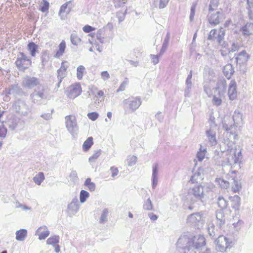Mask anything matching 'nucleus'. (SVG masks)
I'll return each mask as SVG.
<instances>
[{"instance_id":"nucleus-12","label":"nucleus","mask_w":253,"mask_h":253,"mask_svg":"<svg viewBox=\"0 0 253 253\" xmlns=\"http://www.w3.org/2000/svg\"><path fill=\"white\" fill-rule=\"evenodd\" d=\"M73 6L72 1L70 0L63 4L60 7L59 15L62 20L66 19L67 15L71 12Z\"/></svg>"},{"instance_id":"nucleus-33","label":"nucleus","mask_w":253,"mask_h":253,"mask_svg":"<svg viewBox=\"0 0 253 253\" xmlns=\"http://www.w3.org/2000/svg\"><path fill=\"white\" fill-rule=\"evenodd\" d=\"M16 239L19 241H23L27 236V231L26 229H22L17 230L16 232Z\"/></svg>"},{"instance_id":"nucleus-9","label":"nucleus","mask_w":253,"mask_h":253,"mask_svg":"<svg viewBox=\"0 0 253 253\" xmlns=\"http://www.w3.org/2000/svg\"><path fill=\"white\" fill-rule=\"evenodd\" d=\"M216 242V250L218 252H226L231 247V242H229L228 238L223 236H218Z\"/></svg>"},{"instance_id":"nucleus-6","label":"nucleus","mask_w":253,"mask_h":253,"mask_svg":"<svg viewBox=\"0 0 253 253\" xmlns=\"http://www.w3.org/2000/svg\"><path fill=\"white\" fill-rule=\"evenodd\" d=\"M12 108L16 113L23 117L28 116L31 111L29 106L25 101L21 99H18L14 101L12 105Z\"/></svg>"},{"instance_id":"nucleus-4","label":"nucleus","mask_w":253,"mask_h":253,"mask_svg":"<svg viewBox=\"0 0 253 253\" xmlns=\"http://www.w3.org/2000/svg\"><path fill=\"white\" fill-rule=\"evenodd\" d=\"M205 216L203 212L193 213L187 218V223L196 228L203 227L205 222Z\"/></svg>"},{"instance_id":"nucleus-56","label":"nucleus","mask_w":253,"mask_h":253,"mask_svg":"<svg viewBox=\"0 0 253 253\" xmlns=\"http://www.w3.org/2000/svg\"><path fill=\"white\" fill-rule=\"evenodd\" d=\"M53 111L54 110L52 109L50 113H43L41 115V117L46 121L52 119V114Z\"/></svg>"},{"instance_id":"nucleus-34","label":"nucleus","mask_w":253,"mask_h":253,"mask_svg":"<svg viewBox=\"0 0 253 253\" xmlns=\"http://www.w3.org/2000/svg\"><path fill=\"white\" fill-rule=\"evenodd\" d=\"M39 46L34 42H29L27 46V49L30 51L32 56L35 57L37 52Z\"/></svg>"},{"instance_id":"nucleus-48","label":"nucleus","mask_w":253,"mask_h":253,"mask_svg":"<svg viewBox=\"0 0 253 253\" xmlns=\"http://www.w3.org/2000/svg\"><path fill=\"white\" fill-rule=\"evenodd\" d=\"M206 152V149H202V145H201L200 150L197 154V158L199 161H202L205 158Z\"/></svg>"},{"instance_id":"nucleus-54","label":"nucleus","mask_w":253,"mask_h":253,"mask_svg":"<svg viewBox=\"0 0 253 253\" xmlns=\"http://www.w3.org/2000/svg\"><path fill=\"white\" fill-rule=\"evenodd\" d=\"M150 56L151 58L152 62L153 63V64L154 65H156L157 64H158L159 63V57H160L161 56H160V53H159V54H158V55L151 54L150 55Z\"/></svg>"},{"instance_id":"nucleus-32","label":"nucleus","mask_w":253,"mask_h":253,"mask_svg":"<svg viewBox=\"0 0 253 253\" xmlns=\"http://www.w3.org/2000/svg\"><path fill=\"white\" fill-rule=\"evenodd\" d=\"M231 46L228 48V51L230 52H234L238 51L241 47V43L237 41H233L230 42Z\"/></svg>"},{"instance_id":"nucleus-3","label":"nucleus","mask_w":253,"mask_h":253,"mask_svg":"<svg viewBox=\"0 0 253 253\" xmlns=\"http://www.w3.org/2000/svg\"><path fill=\"white\" fill-rule=\"evenodd\" d=\"M204 187L198 184L190 188L188 191L187 200L191 204H194L199 203H203L204 199Z\"/></svg>"},{"instance_id":"nucleus-8","label":"nucleus","mask_w":253,"mask_h":253,"mask_svg":"<svg viewBox=\"0 0 253 253\" xmlns=\"http://www.w3.org/2000/svg\"><path fill=\"white\" fill-rule=\"evenodd\" d=\"M31 60L28 58L23 52H20L18 55L15 64L20 70H24L28 68L31 65Z\"/></svg>"},{"instance_id":"nucleus-64","label":"nucleus","mask_w":253,"mask_h":253,"mask_svg":"<svg viewBox=\"0 0 253 253\" xmlns=\"http://www.w3.org/2000/svg\"><path fill=\"white\" fill-rule=\"evenodd\" d=\"M101 78L104 81L109 79L110 77L109 74L106 71H103L101 73Z\"/></svg>"},{"instance_id":"nucleus-25","label":"nucleus","mask_w":253,"mask_h":253,"mask_svg":"<svg viewBox=\"0 0 253 253\" xmlns=\"http://www.w3.org/2000/svg\"><path fill=\"white\" fill-rule=\"evenodd\" d=\"M231 207L235 211H238L240 207V197L238 195H235L230 197Z\"/></svg>"},{"instance_id":"nucleus-35","label":"nucleus","mask_w":253,"mask_h":253,"mask_svg":"<svg viewBox=\"0 0 253 253\" xmlns=\"http://www.w3.org/2000/svg\"><path fill=\"white\" fill-rule=\"evenodd\" d=\"M93 138L92 137H89L84 142L83 145V149L84 152L87 151L93 145Z\"/></svg>"},{"instance_id":"nucleus-50","label":"nucleus","mask_w":253,"mask_h":253,"mask_svg":"<svg viewBox=\"0 0 253 253\" xmlns=\"http://www.w3.org/2000/svg\"><path fill=\"white\" fill-rule=\"evenodd\" d=\"M101 154V150H97L94 152L93 155L89 158L90 163L94 162Z\"/></svg>"},{"instance_id":"nucleus-44","label":"nucleus","mask_w":253,"mask_h":253,"mask_svg":"<svg viewBox=\"0 0 253 253\" xmlns=\"http://www.w3.org/2000/svg\"><path fill=\"white\" fill-rule=\"evenodd\" d=\"M143 209L147 211H152L153 210L152 202L150 198L144 202L143 204Z\"/></svg>"},{"instance_id":"nucleus-20","label":"nucleus","mask_w":253,"mask_h":253,"mask_svg":"<svg viewBox=\"0 0 253 253\" xmlns=\"http://www.w3.org/2000/svg\"><path fill=\"white\" fill-rule=\"evenodd\" d=\"M5 92L6 94L15 96L20 95L22 92V89L18 85L13 84L5 88Z\"/></svg>"},{"instance_id":"nucleus-1","label":"nucleus","mask_w":253,"mask_h":253,"mask_svg":"<svg viewBox=\"0 0 253 253\" xmlns=\"http://www.w3.org/2000/svg\"><path fill=\"white\" fill-rule=\"evenodd\" d=\"M242 114L239 110H235L233 115V125H229L225 119L222 122V127L225 130L224 133V138L220 144V149L221 152H226L227 164L231 167L239 164L242 159V151L235 147L236 140L238 139L236 128L238 126L242 124Z\"/></svg>"},{"instance_id":"nucleus-61","label":"nucleus","mask_w":253,"mask_h":253,"mask_svg":"<svg viewBox=\"0 0 253 253\" xmlns=\"http://www.w3.org/2000/svg\"><path fill=\"white\" fill-rule=\"evenodd\" d=\"M9 126L11 129H14L17 126V122L16 119H13L12 121L9 122Z\"/></svg>"},{"instance_id":"nucleus-27","label":"nucleus","mask_w":253,"mask_h":253,"mask_svg":"<svg viewBox=\"0 0 253 253\" xmlns=\"http://www.w3.org/2000/svg\"><path fill=\"white\" fill-rule=\"evenodd\" d=\"M224 36L225 31L222 28H221L219 29L218 35L217 36V37L216 38L217 42L218 43L219 45H220L223 48H226L227 44L224 41Z\"/></svg>"},{"instance_id":"nucleus-23","label":"nucleus","mask_w":253,"mask_h":253,"mask_svg":"<svg viewBox=\"0 0 253 253\" xmlns=\"http://www.w3.org/2000/svg\"><path fill=\"white\" fill-rule=\"evenodd\" d=\"M216 218L217 220L216 226L218 227L219 228H221L225 223V217L223 211L221 210L217 211Z\"/></svg>"},{"instance_id":"nucleus-40","label":"nucleus","mask_w":253,"mask_h":253,"mask_svg":"<svg viewBox=\"0 0 253 253\" xmlns=\"http://www.w3.org/2000/svg\"><path fill=\"white\" fill-rule=\"evenodd\" d=\"M108 214V210L107 209H104L101 213L99 222L103 223L107 221V216Z\"/></svg>"},{"instance_id":"nucleus-31","label":"nucleus","mask_w":253,"mask_h":253,"mask_svg":"<svg viewBox=\"0 0 253 253\" xmlns=\"http://www.w3.org/2000/svg\"><path fill=\"white\" fill-rule=\"evenodd\" d=\"M58 50L56 52L54 57L59 58L62 57L65 52L66 48V42L62 41L58 45Z\"/></svg>"},{"instance_id":"nucleus-58","label":"nucleus","mask_w":253,"mask_h":253,"mask_svg":"<svg viewBox=\"0 0 253 253\" xmlns=\"http://www.w3.org/2000/svg\"><path fill=\"white\" fill-rule=\"evenodd\" d=\"M126 11L127 9H126L125 12L119 11L117 12V17L118 18L119 22L120 23L122 22L125 19Z\"/></svg>"},{"instance_id":"nucleus-41","label":"nucleus","mask_w":253,"mask_h":253,"mask_svg":"<svg viewBox=\"0 0 253 253\" xmlns=\"http://www.w3.org/2000/svg\"><path fill=\"white\" fill-rule=\"evenodd\" d=\"M70 40L72 43L75 45H77L81 41V39L76 33H72L71 35Z\"/></svg>"},{"instance_id":"nucleus-18","label":"nucleus","mask_w":253,"mask_h":253,"mask_svg":"<svg viewBox=\"0 0 253 253\" xmlns=\"http://www.w3.org/2000/svg\"><path fill=\"white\" fill-rule=\"evenodd\" d=\"M228 94L231 100H234L237 97V84L235 80H231L229 84Z\"/></svg>"},{"instance_id":"nucleus-7","label":"nucleus","mask_w":253,"mask_h":253,"mask_svg":"<svg viewBox=\"0 0 253 253\" xmlns=\"http://www.w3.org/2000/svg\"><path fill=\"white\" fill-rule=\"evenodd\" d=\"M44 92L45 89L44 87L41 85H39L34 90L33 92L30 94V98L32 102L35 104H41L42 99L46 98V95Z\"/></svg>"},{"instance_id":"nucleus-19","label":"nucleus","mask_w":253,"mask_h":253,"mask_svg":"<svg viewBox=\"0 0 253 253\" xmlns=\"http://www.w3.org/2000/svg\"><path fill=\"white\" fill-rule=\"evenodd\" d=\"M159 165L154 164L152 166V188L155 189L158 182Z\"/></svg>"},{"instance_id":"nucleus-37","label":"nucleus","mask_w":253,"mask_h":253,"mask_svg":"<svg viewBox=\"0 0 253 253\" xmlns=\"http://www.w3.org/2000/svg\"><path fill=\"white\" fill-rule=\"evenodd\" d=\"M217 204L221 209L223 210L227 208L228 206V201L223 197L219 196L217 199Z\"/></svg>"},{"instance_id":"nucleus-29","label":"nucleus","mask_w":253,"mask_h":253,"mask_svg":"<svg viewBox=\"0 0 253 253\" xmlns=\"http://www.w3.org/2000/svg\"><path fill=\"white\" fill-rule=\"evenodd\" d=\"M224 76L227 79H230L234 72V68L231 64L226 65L223 70Z\"/></svg>"},{"instance_id":"nucleus-5","label":"nucleus","mask_w":253,"mask_h":253,"mask_svg":"<svg viewBox=\"0 0 253 253\" xmlns=\"http://www.w3.org/2000/svg\"><path fill=\"white\" fill-rule=\"evenodd\" d=\"M142 101L140 97L130 96L123 101L124 110H129L131 112H135L141 105Z\"/></svg>"},{"instance_id":"nucleus-45","label":"nucleus","mask_w":253,"mask_h":253,"mask_svg":"<svg viewBox=\"0 0 253 253\" xmlns=\"http://www.w3.org/2000/svg\"><path fill=\"white\" fill-rule=\"evenodd\" d=\"M137 161V157L134 156H129L127 159L126 160V164L129 166L131 167L134 166Z\"/></svg>"},{"instance_id":"nucleus-36","label":"nucleus","mask_w":253,"mask_h":253,"mask_svg":"<svg viewBox=\"0 0 253 253\" xmlns=\"http://www.w3.org/2000/svg\"><path fill=\"white\" fill-rule=\"evenodd\" d=\"M60 237L59 236L54 235L49 238L46 241V244L55 246L59 242Z\"/></svg>"},{"instance_id":"nucleus-49","label":"nucleus","mask_w":253,"mask_h":253,"mask_svg":"<svg viewBox=\"0 0 253 253\" xmlns=\"http://www.w3.org/2000/svg\"><path fill=\"white\" fill-rule=\"evenodd\" d=\"M218 4V0H211L209 5V11L213 12L214 10L217 7Z\"/></svg>"},{"instance_id":"nucleus-15","label":"nucleus","mask_w":253,"mask_h":253,"mask_svg":"<svg viewBox=\"0 0 253 253\" xmlns=\"http://www.w3.org/2000/svg\"><path fill=\"white\" fill-rule=\"evenodd\" d=\"M80 204L78 199L74 198L72 202L68 205V213L70 216L75 215L79 211Z\"/></svg>"},{"instance_id":"nucleus-30","label":"nucleus","mask_w":253,"mask_h":253,"mask_svg":"<svg viewBox=\"0 0 253 253\" xmlns=\"http://www.w3.org/2000/svg\"><path fill=\"white\" fill-rule=\"evenodd\" d=\"M208 231L209 236L211 238H215L219 236L218 234V231L215 229L214 225L212 223H210L208 225Z\"/></svg>"},{"instance_id":"nucleus-21","label":"nucleus","mask_w":253,"mask_h":253,"mask_svg":"<svg viewBox=\"0 0 253 253\" xmlns=\"http://www.w3.org/2000/svg\"><path fill=\"white\" fill-rule=\"evenodd\" d=\"M192 71H191L189 74L188 75L186 80V88L184 91V95L186 97H189L190 96V91L192 88Z\"/></svg>"},{"instance_id":"nucleus-10","label":"nucleus","mask_w":253,"mask_h":253,"mask_svg":"<svg viewBox=\"0 0 253 253\" xmlns=\"http://www.w3.org/2000/svg\"><path fill=\"white\" fill-rule=\"evenodd\" d=\"M66 127L68 131L72 134L76 133L78 130L77 120L75 116L68 115L65 118Z\"/></svg>"},{"instance_id":"nucleus-13","label":"nucleus","mask_w":253,"mask_h":253,"mask_svg":"<svg viewBox=\"0 0 253 253\" xmlns=\"http://www.w3.org/2000/svg\"><path fill=\"white\" fill-rule=\"evenodd\" d=\"M40 84L39 80L34 77L27 76L22 80V85L26 88L31 89Z\"/></svg>"},{"instance_id":"nucleus-47","label":"nucleus","mask_w":253,"mask_h":253,"mask_svg":"<svg viewBox=\"0 0 253 253\" xmlns=\"http://www.w3.org/2000/svg\"><path fill=\"white\" fill-rule=\"evenodd\" d=\"M226 83L224 79L218 80L217 83L216 89L224 90L226 89Z\"/></svg>"},{"instance_id":"nucleus-26","label":"nucleus","mask_w":253,"mask_h":253,"mask_svg":"<svg viewBox=\"0 0 253 253\" xmlns=\"http://www.w3.org/2000/svg\"><path fill=\"white\" fill-rule=\"evenodd\" d=\"M203 179V171L200 169L191 176L190 180L192 183H199Z\"/></svg>"},{"instance_id":"nucleus-52","label":"nucleus","mask_w":253,"mask_h":253,"mask_svg":"<svg viewBox=\"0 0 253 253\" xmlns=\"http://www.w3.org/2000/svg\"><path fill=\"white\" fill-rule=\"evenodd\" d=\"M128 82V79L126 78L125 80L123 83L120 84L119 87L117 90V92H119L120 91H123L125 89V88Z\"/></svg>"},{"instance_id":"nucleus-57","label":"nucleus","mask_w":253,"mask_h":253,"mask_svg":"<svg viewBox=\"0 0 253 253\" xmlns=\"http://www.w3.org/2000/svg\"><path fill=\"white\" fill-rule=\"evenodd\" d=\"M98 116L99 114L95 112L88 113L87 114L88 118L93 121H95L98 118Z\"/></svg>"},{"instance_id":"nucleus-14","label":"nucleus","mask_w":253,"mask_h":253,"mask_svg":"<svg viewBox=\"0 0 253 253\" xmlns=\"http://www.w3.org/2000/svg\"><path fill=\"white\" fill-rule=\"evenodd\" d=\"M82 92L80 84H73L70 86L67 91V95L70 98L74 99L78 96Z\"/></svg>"},{"instance_id":"nucleus-51","label":"nucleus","mask_w":253,"mask_h":253,"mask_svg":"<svg viewBox=\"0 0 253 253\" xmlns=\"http://www.w3.org/2000/svg\"><path fill=\"white\" fill-rule=\"evenodd\" d=\"M217 181L221 186V187L223 188H227L229 187L230 182L226 180H224L222 179L219 178L217 180Z\"/></svg>"},{"instance_id":"nucleus-43","label":"nucleus","mask_w":253,"mask_h":253,"mask_svg":"<svg viewBox=\"0 0 253 253\" xmlns=\"http://www.w3.org/2000/svg\"><path fill=\"white\" fill-rule=\"evenodd\" d=\"M57 78L58 80V82L57 84V87H60V84L62 81V79L64 78L66 76V72L64 71H60V70H57Z\"/></svg>"},{"instance_id":"nucleus-60","label":"nucleus","mask_w":253,"mask_h":253,"mask_svg":"<svg viewBox=\"0 0 253 253\" xmlns=\"http://www.w3.org/2000/svg\"><path fill=\"white\" fill-rule=\"evenodd\" d=\"M169 43V42H163L162 48L160 51V56H162L163 54L166 52L168 47Z\"/></svg>"},{"instance_id":"nucleus-17","label":"nucleus","mask_w":253,"mask_h":253,"mask_svg":"<svg viewBox=\"0 0 253 253\" xmlns=\"http://www.w3.org/2000/svg\"><path fill=\"white\" fill-rule=\"evenodd\" d=\"M235 60L237 64L240 65L246 64L249 58V54L244 50L239 53L235 54Z\"/></svg>"},{"instance_id":"nucleus-55","label":"nucleus","mask_w":253,"mask_h":253,"mask_svg":"<svg viewBox=\"0 0 253 253\" xmlns=\"http://www.w3.org/2000/svg\"><path fill=\"white\" fill-rule=\"evenodd\" d=\"M49 8V2L46 0H43V3L42 5L40 6V10L42 12H44L48 10Z\"/></svg>"},{"instance_id":"nucleus-22","label":"nucleus","mask_w":253,"mask_h":253,"mask_svg":"<svg viewBox=\"0 0 253 253\" xmlns=\"http://www.w3.org/2000/svg\"><path fill=\"white\" fill-rule=\"evenodd\" d=\"M36 235H39V239L40 240L45 239L49 235V231L45 226L39 227L36 231Z\"/></svg>"},{"instance_id":"nucleus-62","label":"nucleus","mask_w":253,"mask_h":253,"mask_svg":"<svg viewBox=\"0 0 253 253\" xmlns=\"http://www.w3.org/2000/svg\"><path fill=\"white\" fill-rule=\"evenodd\" d=\"M216 34V30L215 29H212L210 31V32L209 34L208 39L210 41L213 40L215 38V36Z\"/></svg>"},{"instance_id":"nucleus-11","label":"nucleus","mask_w":253,"mask_h":253,"mask_svg":"<svg viewBox=\"0 0 253 253\" xmlns=\"http://www.w3.org/2000/svg\"><path fill=\"white\" fill-rule=\"evenodd\" d=\"M223 14L220 11H216L215 13L210 12L208 15V20L211 26H215L218 24L222 18Z\"/></svg>"},{"instance_id":"nucleus-59","label":"nucleus","mask_w":253,"mask_h":253,"mask_svg":"<svg viewBox=\"0 0 253 253\" xmlns=\"http://www.w3.org/2000/svg\"><path fill=\"white\" fill-rule=\"evenodd\" d=\"M196 7V4L193 3L190 9V14L189 17L190 21H192L193 20L195 12Z\"/></svg>"},{"instance_id":"nucleus-24","label":"nucleus","mask_w":253,"mask_h":253,"mask_svg":"<svg viewBox=\"0 0 253 253\" xmlns=\"http://www.w3.org/2000/svg\"><path fill=\"white\" fill-rule=\"evenodd\" d=\"M231 190L234 193L238 192L242 188L241 183L240 180L233 177L231 179Z\"/></svg>"},{"instance_id":"nucleus-28","label":"nucleus","mask_w":253,"mask_h":253,"mask_svg":"<svg viewBox=\"0 0 253 253\" xmlns=\"http://www.w3.org/2000/svg\"><path fill=\"white\" fill-rule=\"evenodd\" d=\"M241 31L245 36H249L253 34V24L252 23H247L241 29Z\"/></svg>"},{"instance_id":"nucleus-42","label":"nucleus","mask_w":253,"mask_h":253,"mask_svg":"<svg viewBox=\"0 0 253 253\" xmlns=\"http://www.w3.org/2000/svg\"><path fill=\"white\" fill-rule=\"evenodd\" d=\"M89 194L88 192L85 190H82L80 192V200L81 203H84L86 199L89 197Z\"/></svg>"},{"instance_id":"nucleus-53","label":"nucleus","mask_w":253,"mask_h":253,"mask_svg":"<svg viewBox=\"0 0 253 253\" xmlns=\"http://www.w3.org/2000/svg\"><path fill=\"white\" fill-rule=\"evenodd\" d=\"M244 224V222L239 219L237 222H234L232 224L234 226V228L236 231H239Z\"/></svg>"},{"instance_id":"nucleus-2","label":"nucleus","mask_w":253,"mask_h":253,"mask_svg":"<svg viewBox=\"0 0 253 253\" xmlns=\"http://www.w3.org/2000/svg\"><path fill=\"white\" fill-rule=\"evenodd\" d=\"M206 245L205 237L202 235L194 236L191 238L186 236L180 237L177 242V247L179 251L184 253H196L200 248Z\"/></svg>"},{"instance_id":"nucleus-63","label":"nucleus","mask_w":253,"mask_h":253,"mask_svg":"<svg viewBox=\"0 0 253 253\" xmlns=\"http://www.w3.org/2000/svg\"><path fill=\"white\" fill-rule=\"evenodd\" d=\"M212 101L213 104L216 106L220 105L222 102L221 98L219 97H216L215 95L213 96Z\"/></svg>"},{"instance_id":"nucleus-38","label":"nucleus","mask_w":253,"mask_h":253,"mask_svg":"<svg viewBox=\"0 0 253 253\" xmlns=\"http://www.w3.org/2000/svg\"><path fill=\"white\" fill-rule=\"evenodd\" d=\"M84 184L91 192L94 191L95 189V184L94 183L91 181L90 178H87L84 182Z\"/></svg>"},{"instance_id":"nucleus-46","label":"nucleus","mask_w":253,"mask_h":253,"mask_svg":"<svg viewBox=\"0 0 253 253\" xmlns=\"http://www.w3.org/2000/svg\"><path fill=\"white\" fill-rule=\"evenodd\" d=\"M85 69L83 65H80L77 69V77L79 80L83 78V74L85 72Z\"/></svg>"},{"instance_id":"nucleus-39","label":"nucleus","mask_w":253,"mask_h":253,"mask_svg":"<svg viewBox=\"0 0 253 253\" xmlns=\"http://www.w3.org/2000/svg\"><path fill=\"white\" fill-rule=\"evenodd\" d=\"M44 174L42 172H39L38 174H37L34 177L33 181L37 185H39L41 184V183L44 180Z\"/></svg>"},{"instance_id":"nucleus-16","label":"nucleus","mask_w":253,"mask_h":253,"mask_svg":"<svg viewBox=\"0 0 253 253\" xmlns=\"http://www.w3.org/2000/svg\"><path fill=\"white\" fill-rule=\"evenodd\" d=\"M206 136L208 138V142L211 146H213L216 144V132L215 128L211 127L207 129L206 132Z\"/></svg>"}]
</instances>
